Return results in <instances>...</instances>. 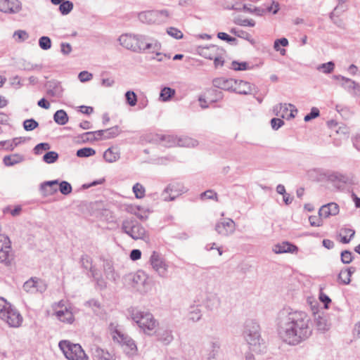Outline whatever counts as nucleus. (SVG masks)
Listing matches in <instances>:
<instances>
[{
  "instance_id": "1",
  "label": "nucleus",
  "mask_w": 360,
  "mask_h": 360,
  "mask_svg": "<svg viewBox=\"0 0 360 360\" xmlns=\"http://www.w3.org/2000/svg\"><path fill=\"white\" fill-rule=\"evenodd\" d=\"M276 326L281 340L292 346L307 341L313 334L311 317L301 310L283 309L278 314Z\"/></svg>"
},
{
  "instance_id": "2",
  "label": "nucleus",
  "mask_w": 360,
  "mask_h": 360,
  "mask_svg": "<svg viewBox=\"0 0 360 360\" xmlns=\"http://www.w3.org/2000/svg\"><path fill=\"white\" fill-rule=\"evenodd\" d=\"M117 41L123 48L137 53L155 52L162 48L158 39L141 33H124Z\"/></svg>"
},
{
  "instance_id": "3",
  "label": "nucleus",
  "mask_w": 360,
  "mask_h": 360,
  "mask_svg": "<svg viewBox=\"0 0 360 360\" xmlns=\"http://www.w3.org/2000/svg\"><path fill=\"white\" fill-rule=\"evenodd\" d=\"M0 319L11 328L21 326L23 318L20 311L4 297H0Z\"/></svg>"
},
{
  "instance_id": "4",
  "label": "nucleus",
  "mask_w": 360,
  "mask_h": 360,
  "mask_svg": "<svg viewBox=\"0 0 360 360\" xmlns=\"http://www.w3.org/2000/svg\"><path fill=\"white\" fill-rule=\"evenodd\" d=\"M129 311L132 320L145 334L148 335L153 334L158 323L151 313L143 311L135 308H131Z\"/></svg>"
},
{
  "instance_id": "5",
  "label": "nucleus",
  "mask_w": 360,
  "mask_h": 360,
  "mask_svg": "<svg viewBox=\"0 0 360 360\" xmlns=\"http://www.w3.org/2000/svg\"><path fill=\"white\" fill-rule=\"evenodd\" d=\"M125 285L140 294H146L150 290L148 275L143 271L130 273L124 278Z\"/></svg>"
},
{
  "instance_id": "6",
  "label": "nucleus",
  "mask_w": 360,
  "mask_h": 360,
  "mask_svg": "<svg viewBox=\"0 0 360 360\" xmlns=\"http://www.w3.org/2000/svg\"><path fill=\"white\" fill-rule=\"evenodd\" d=\"M122 230L134 240H143L146 242L150 240L145 228L134 219H124L122 224Z\"/></svg>"
},
{
  "instance_id": "7",
  "label": "nucleus",
  "mask_w": 360,
  "mask_h": 360,
  "mask_svg": "<svg viewBox=\"0 0 360 360\" xmlns=\"http://www.w3.org/2000/svg\"><path fill=\"white\" fill-rule=\"evenodd\" d=\"M243 336L252 350L257 351L260 345L261 337L259 326L253 320H248L244 325Z\"/></svg>"
},
{
  "instance_id": "8",
  "label": "nucleus",
  "mask_w": 360,
  "mask_h": 360,
  "mask_svg": "<svg viewBox=\"0 0 360 360\" xmlns=\"http://www.w3.org/2000/svg\"><path fill=\"white\" fill-rule=\"evenodd\" d=\"M59 347L68 360H85L86 355L79 344L72 343L68 340L59 342Z\"/></svg>"
},
{
  "instance_id": "9",
  "label": "nucleus",
  "mask_w": 360,
  "mask_h": 360,
  "mask_svg": "<svg viewBox=\"0 0 360 360\" xmlns=\"http://www.w3.org/2000/svg\"><path fill=\"white\" fill-rule=\"evenodd\" d=\"M149 263L153 271L160 278H166L167 277L169 264L160 252L153 251L150 257Z\"/></svg>"
},
{
  "instance_id": "10",
  "label": "nucleus",
  "mask_w": 360,
  "mask_h": 360,
  "mask_svg": "<svg viewBox=\"0 0 360 360\" xmlns=\"http://www.w3.org/2000/svg\"><path fill=\"white\" fill-rule=\"evenodd\" d=\"M15 258L11 242L7 236H0V263L8 266Z\"/></svg>"
},
{
  "instance_id": "11",
  "label": "nucleus",
  "mask_w": 360,
  "mask_h": 360,
  "mask_svg": "<svg viewBox=\"0 0 360 360\" xmlns=\"http://www.w3.org/2000/svg\"><path fill=\"white\" fill-rule=\"evenodd\" d=\"M169 16L166 10L162 11H147L139 14V20L143 23L153 24L160 23L164 19Z\"/></svg>"
},
{
  "instance_id": "12",
  "label": "nucleus",
  "mask_w": 360,
  "mask_h": 360,
  "mask_svg": "<svg viewBox=\"0 0 360 360\" xmlns=\"http://www.w3.org/2000/svg\"><path fill=\"white\" fill-rule=\"evenodd\" d=\"M333 79L335 80H340V86L352 96L360 97L359 83L342 75H334Z\"/></svg>"
},
{
  "instance_id": "13",
  "label": "nucleus",
  "mask_w": 360,
  "mask_h": 360,
  "mask_svg": "<svg viewBox=\"0 0 360 360\" xmlns=\"http://www.w3.org/2000/svg\"><path fill=\"white\" fill-rule=\"evenodd\" d=\"M328 181L334 184L335 186L340 188L344 184H352L353 177L350 175L342 174L338 172H328L323 173Z\"/></svg>"
},
{
  "instance_id": "14",
  "label": "nucleus",
  "mask_w": 360,
  "mask_h": 360,
  "mask_svg": "<svg viewBox=\"0 0 360 360\" xmlns=\"http://www.w3.org/2000/svg\"><path fill=\"white\" fill-rule=\"evenodd\" d=\"M273 111L276 116L290 120L295 117V112H297V110L292 104L280 103L274 107Z\"/></svg>"
},
{
  "instance_id": "15",
  "label": "nucleus",
  "mask_w": 360,
  "mask_h": 360,
  "mask_svg": "<svg viewBox=\"0 0 360 360\" xmlns=\"http://www.w3.org/2000/svg\"><path fill=\"white\" fill-rule=\"evenodd\" d=\"M109 330L112 340L120 345H124L128 340L131 338L126 334L122 329V327L117 323H111L109 326Z\"/></svg>"
},
{
  "instance_id": "16",
  "label": "nucleus",
  "mask_w": 360,
  "mask_h": 360,
  "mask_svg": "<svg viewBox=\"0 0 360 360\" xmlns=\"http://www.w3.org/2000/svg\"><path fill=\"white\" fill-rule=\"evenodd\" d=\"M216 231L221 236H229L236 230V223L230 218L219 221L215 225Z\"/></svg>"
},
{
  "instance_id": "17",
  "label": "nucleus",
  "mask_w": 360,
  "mask_h": 360,
  "mask_svg": "<svg viewBox=\"0 0 360 360\" xmlns=\"http://www.w3.org/2000/svg\"><path fill=\"white\" fill-rule=\"evenodd\" d=\"M314 322L318 331L325 333L331 326L328 316L323 311L314 312Z\"/></svg>"
},
{
  "instance_id": "18",
  "label": "nucleus",
  "mask_w": 360,
  "mask_h": 360,
  "mask_svg": "<svg viewBox=\"0 0 360 360\" xmlns=\"http://www.w3.org/2000/svg\"><path fill=\"white\" fill-rule=\"evenodd\" d=\"M156 339L164 345H169L174 340L172 330L167 326H161L154 330Z\"/></svg>"
},
{
  "instance_id": "19",
  "label": "nucleus",
  "mask_w": 360,
  "mask_h": 360,
  "mask_svg": "<svg viewBox=\"0 0 360 360\" xmlns=\"http://www.w3.org/2000/svg\"><path fill=\"white\" fill-rule=\"evenodd\" d=\"M54 315L58 320L66 324H72L75 321L72 307H65V309L55 308Z\"/></svg>"
},
{
  "instance_id": "20",
  "label": "nucleus",
  "mask_w": 360,
  "mask_h": 360,
  "mask_svg": "<svg viewBox=\"0 0 360 360\" xmlns=\"http://www.w3.org/2000/svg\"><path fill=\"white\" fill-rule=\"evenodd\" d=\"M214 87L229 91H233L234 86L238 84V80L232 78L218 77L213 82Z\"/></svg>"
},
{
  "instance_id": "21",
  "label": "nucleus",
  "mask_w": 360,
  "mask_h": 360,
  "mask_svg": "<svg viewBox=\"0 0 360 360\" xmlns=\"http://www.w3.org/2000/svg\"><path fill=\"white\" fill-rule=\"evenodd\" d=\"M22 8L21 2L18 0H0V11L4 13H15Z\"/></svg>"
},
{
  "instance_id": "22",
  "label": "nucleus",
  "mask_w": 360,
  "mask_h": 360,
  "mask_svg": "<svg viewBox=\"0 0 360 360\" xmlns=\"http://www.w3.org/2000/svg\"><path fill=\"white\" fill-rule=\"evenodd\" d=\"M46 94L48 96L60 98L63 95V87L60 82L56 80L48 81L46 84Z\"/></svg>"
},
{
  "instance_id": "23",
  "label": "nucleus",
  "mask_w": 360,
  "mask_h": 360,
  "mask_svg": "<svg viewBox=\"0 0 360 360\" xmlns=\"http://www.w3.org/2000/svg\"><path fill=\"white\" fill-rule=\"evenodd\" d=\"M339 205L335 202H330L321 207L319 210V215L321 217L328 218L330 216H335L339 213Z\"/></svg>"
},
{
  "instance_id": "24",
  "label": "nucleus",
  "mask_w": 360,
  "mask_h": 360,
  "mask_svg": "<svg viewBox=\"0 0 360 360\" xmlns=\"http://www.w3.org/2000/svg\"><path fill=\"white\" fill-rule=\"evenodd\" d=\"M58 180L44 181L40 184L39 190L44 197L51 195L57 192Z\"/></svg>"
},
{
  "instance_id": "25",
  "label": "nucleus",
  "mask_w": 360,
  "mask_h": 360,
  "mask_svg": "<svg viewBox=\"0 0 360 360\" xmlns=\"http://www.w3.org/2000/svg\"><path fill=\"white\" fill-rule=\"evenodd\" d=\"M220 51L224 52V49L216 45H210L209 46L199 49L200 55L210 60H212V58L214 57V55Z\"/></svg>"
},
{
  "instance_id": "26",
  "label": "nucleus",
  "mask_w": 360,
  "mask_h": 360,
  "mask_svg": "<svg viewBox=\"0 0 360 360\" xmlns=\"http://www.w3.org/2000/svg\"><path fill=\"white\" fill-rule=\"evenodd\" d=\"M273 251L276 254L293 253L297 251V247L288 242H283L274 245Z\"/></svg>"
},
{
  "instance_id": "27",
  "label": "nucleus",
  "mask_w": 360,
  "mask_h": 360,
  "mask_svg": "<svg viewBox=\"0 0 360 360\" xmlns=\"http://www.w3.org/2000/svg\"><path fill=\"white\" fill-rule=\"evenodd\" d=\"M220 298L216 294L207 295L204 300V306L209 311L217 309L220 306Z\"/></svg>"
},
{
  "instance_id": "28",
  "label": "nucleus",
  "mask_w": 360,
  "mask_h": 360,
  "mask_svg": "<svg viewBox=\"0 0 360 360\" xmlns=\"http://www.w3.org/2000/svg\"><path fill=\"white\" fill-rule=\"evenodd\" d=\"M220 347V344L219 342L212 341L209 342L205 347V351L206 352L205 355L209 360L214 359L216 355L219 352V349Z\"/></svg>"
},
{
  "instance_id": "29",
  "label": "nucleus",
  "mask_w": 360,
  "mask_h": 360,
  "mask_svg": "<svg viewBox=\"0 0 360 360\" xmlns=\"http://www.w3.org/2000/svg\"><path fill=\"white\" fill-rule=\"evenodd\" d=\"M233 91L239 94H250L252 92V84L243 80H238V84L234 86Z\"/></svg>"
},
{
  "instance_id": "30",
  "label": "nucleus",
  "mask_w": 360,
  "mask_h": 360,
  "mask_svg": "<svg viewBox=\"0 0 360 360\" xmlns=\"http://www.w3.org/2000/svg\"><path fill=\"white\" fill-rule=\"evenodd\" d=\"M186 188L180 183H172L168 184L165 188V193L167 191H170L173 196H175V199L182 193L186 192Z\"/></svg>"
},
{
  "instance_id": "31",
  "label": "nucleus",
  "mask_w": 360,
  "mask_h": 360,
  "mask_svg": "<svg viewBox=\"0 0 360 360\" xmlns=\"http://www.w3.org/2000/svg\"><path fill=\"white\" fill-rule=\"evenodd\" d=\"M188 320L193 322H197L201 319L202 311L200 305H193L188 309L187 314Z\"/></svg>"
},
{
  "instance_id": "32",
  "label": "nucleus",
  "mask_w": 360,
  "mask_h": 360,
  "mask_svg": "<svg viewBox=\"0 0 360 360\" xmlns=\"http://www.w3.org/2000/svg\"><path fill=\"white\" fill-rule=\"evenodd\" d=\"M103 271L107 279L112 281H115L118 278V275L115 271L112 264L106 262L103 264Z\"/></svg>"
},
{
  "instance_id": "33",
  "label": "nucleus",
  "mask_w": 360,
  "mask_h": 360,
  "mask_svg": "<svg viewBox=\"0 0 360 360\" xmlns=\"http://www.w3.org/2000/svg\"><path fill=\"white\" fill-rule=\"evenodd\" d=\"M175 94V89L167 86L163 87L160 91L159 99L162 102L169 101Z\"/></svg>"
},
{
  "instance_id": "34",
  "label": "nucleus",
  "mask_w": 360,
  "mask_h": 360,
  "mask_svg": "<svg viewBox=\"0 0 360 360\" xmlns=\"http://www.w3.org/2000/svg\"><path fill=\"white\" fill-rule=\"evenodd\" d=\"M355 271L354 267H349L342 270L338 276L339 279L343 284L347 285L351 281L352 274Z\"/></svg>"
},
{
  "instance_id": "35",
  "label": "nucleus",
  "mask_w": 360,
  "mask_h": 360,
  "mask_svg": "<svg viewBox=\"0 0 360 360\" xmlns=\"http://www.w3.org/2000/svg\"><path fill=\"white\" fill-rule=\"evenodd\" d=\"M198 141L188 136H178L177 145L180 147H195L198 145Z\"/></svg>"
},
{
  "instance_id": "36",
  "label": "nucleus",
  "mask_w": 360,
  "mask_h": 360,
  "mask_svg": "<svg viewBox=\"0 0 360 360\" xmlns=\"http://www.w3.org/2000/svg\"><path fill=\"white\" fill-rule=\"evenodd\" d=\"M94 355L97 358V360H115L114 354L110 353L108 351L101 348L96 349Z\"/></svg>"
},
{
  "instance_id": "37",
  "label": "nucleus",
  "mask_w": 360,
  "mask_h": 360,
  "mask_svg": "<svg viewBox=\"0 0 360 360\" xmlns=\"http://www.w3.org/2000/svg\"><path fill=\"white\" fill-rule=\"evenodd\" d=\"M54 121L60 125H64L68 122V116L63 110H57L53 115Z\"/></svg>"
},
{
  "instance_id": "38",
  "label": "nucleus",
  "mask_w": 360,
  "mask_h": 360,
  "mask_svg": "<svg viewBox=\"0 0 360 360\" xmlns=\"http://www.w3.org/2000/svg\"><path fill=\"white\" fill-rule=\"evenodd\" d=\"M129 212L142 221L148 219V210L141 207L140 206L131 207Z\"/></svg>"
},
{
  "instance_id": "39",
  "label": "nucleus",
  "mask_w": 360,
  "mask_h": 360,
  "mask_svg": "<svg viewBox=\"0 0 360 360\" xmlns=\"http://www.w3.org/2000/svg\"><path fill=\"white\" fill-rule=\"evenodd\" d=\"M160 140L165 146L171 147L177 145L178 136L175 135H162Z\"/></svg>"
},
{
  "instance_id": "40",
  "label": "nucleus",
  "mask_w": 360,
  "mask_h": 360,
  "mask_svg": "<svg viewBox=\"0 0 360 360\" xmlns=\"http://www.w3.org/2000/svg\"><path fill=\"white\" fill-rule=\"evenodd\" d=\"M230 32L240 38H243V39L251 42L252 44L254 43V40L252 39V36L245 31H243L241 30H238L236 28H232L230 30Z\"/></svg>"
},
{
  "instance_id": "41",
  "label": "nucleus",
  "mask_w": 360,
  "mask_h": 360,
  "mask_svg": "<svg viewBox=\"0 0 360 360\" xmlns=\"http://www.w3.org/2000/svg\"><path fill=\"white\" fill-rule=\"evenodd\" d=\"M82 264L86 269H89L92 276L96 278V270L91 265V259L87 255H83L81 258Z\"/></svg>"
},
{
  "instance_id": "42",
  "label": "nucleus",
  "mask_w": 360,
  "mask_h": 360,
  "mask_svg": "<svg viewBox=\"0 0 360 360\" xmlns=\"http://www.w3.org/2000/svg\"><path fill=\"white\" fill-rule=\"evenodd\" d=\"M96 154L94 149L91 148H82L76 151V155L78 158H89Z\"/></svg>"
},
{
  "instance_id": "43",
  "label": "nucleus",
  "mask_w": 360,
  "mask_h": 360,
  "mask_svg": "<svg viewBox=\"0 0 360 360\" xmlns=\"http://www.w3.org/2000/svg\"><path fill=\"white\" fill-rule=\"evenodd\" d=\"M104 139H112L117 136L120 133V129L117 126L103 129Z\"/></svg>"
},
{
  "instance_id": "44",
  "label": "nucleus",
  "mask_w": 360,
  "mask_h": 360,
  "mask_svg": "<svg viewBox=\"0 0 360 360\" xmlns=\"http://www.w3.org/2000/svg\"><path fill=\"white\" fill-rule=\"evenodd\" d=\"M120 151L118 147L112 146L108 148L104 153L103 158H120Z\"/></svg>"
},
{
  "instance_id": "45",
  "label": "nucleus",
  "mask_w": 360,
  "mask_h": 360,
  "mask_svg": "<svg viewBox=\"0 0 360 360\" xmlns=\"http://www.w3.org/2000/svg\"><path fill=\"white\" fill-rule=\"evenodd\" d=\"M51 146L48 143H41L37 144L33 149L34 155H41L44 152L49 150Z\"/></svg>"
},
{
  "instance_id": "46",
  "label": "nucleus",
  "mask_w": 360,
  "mask_h": 360,
  "mask_svg": "<svg viewBox=\"0 0 360 360\" xmlns=\"http://www.w3.org/2000/svg\"><path fill=\"white\" fill-rule=\"evenodd\" d=\"M132 190L136 198L141 199L145 196L146 190L142 184L139 183L135 184L133 186Z\"/></svg>"
},
{
  "instance_id": "47",
  "label": "nucleus",
  "mask_w": 360,
  "mask_h": 360,
  "mask_svg": "<svg viewBox=\"0 0 360 360\" xmlns=\"http://www.w3.org/2000/svg\"><path fill=\"white\" fill-rule=\"evenodd\" d=\"M125 99L127 103L130 106H135L137 103V96L133 91H127L125 93Z\"/></svg>"
},
{
  "instance_id": "48",
  "label": "nucleus",
  "mask_w": 360,
  "mask_h": 360,
  "mask_svg": "<svg viewBox=\"0 0 360 360\" xmlns=\"http://www.w3.org/2000/svg\"><path fill=\"white\" fill-rule=\"evenodd\" d=\"M23 289L27 292L35 293L36 292V279L32 278L27 281L23 285Z\"/></svg>"
},
{
  "instance_id": "49",
  "label": "nucleus",
  "mask_w": 360,
  "mask_h": 360,
  "mask_svg": "<svg viewBox=\"0 0 360 360\" xmlns=\"http://www.w3.org/2000/svg\"><path fill=\"white\" fill-rule=\"evenodd\" d=\"M86 306H88L92 309L94 314L98 315L101 313V306L99 302L96 300H91L86 302Z\"/></svg>"
},
{
  "instance_id": "50",
  "label": "nucleus",
  "mask_w": 360,
  "mask_h": 360,
  "mask_svg": "<svg viewBox=\"0 0 360 360\" xmlns=\"http://www.w3.org/2000/svg\"><path fill=\"white\" fill-rule=\"evenodd\" d=\"M335 68V64L333 62L330 61L326 63H323L318 66L317 70L322 71L323 73L329 74L331 73Z\"/></svg>"
},
{
  "instance_id": "51",
  "label": "nucleus",
  "mask_w": 360,
  "mask_h": 360,
  "mask_svg": "<svg viewBox=\"0 0 360 360\" xmlns=\"http://www.w3.org/2000/svg\"><path fill=\"white\" fill-rule=\"evenodd\" d=\"M73 8V4L70 1H64L59 6V11L63 15L68 14Z\"/></svg>"
},
{
  "instance_id": "52",
  "label": "nucleus",
  "mask_w": 360,
  "mask_h": 360,
  "mask_svg": "<svg viewBox=\"0 0 360 360\" xmlns=\"http://www.w3.org/2000/svg\"><path fill=\"white\" fill-rule=\"evenodd\" d=\"M39 46L43 50H49L51 47V40L49 37L43 36L39 39Z\"/></svg>"
},
{
  "instance_id": "53",
  "label": "nucleus",
  "mask_w": 360,
  "mask_h": 360,
  "mask_svg": "<svg viewBox=\"0 0 360 360\" xmlns=\"http://www.w3.org/2000/svg\"><path fill=\"white\" fill-rule=\"evenodd\" d=\"M58 184H59V190L62 194L66 195L70 194L72 192V186L68 181H63L60 184L58 183Z\"/></svg>"
},
{
  "instance_id": "54",
  "label": "nucleus",
  "mask_w": 360,
  "mask_h": 360,
  "mask_svg": "<svg viewBox=\"0 0 360 360\" xmlns=\"http://www.w3.org/2000/svg\"><path fill=\"white\" fill-rule=\"evenodd\" d=\"M233 22L238 25L240 26H249L254 27L255 25V22L252 19H241L240 18H236L233 20Z\"/></svg>"
},
{
  "instance_id": "55",
  "label": "nucleus",
  "mask_w": 360,
  "mask_h": 360,
  "mask_svg": "<svg viewBox=\"0 0 360 360\" xmlns=\"http://www.w3.org/2000/svg\"><path fill=\"white\" fill-rule=\"evenodd\" d=\"M13 37H15L17 41L22 42L29 38V34L25 30H18L13 33Z\"/></svg>"
},
{
  "instance_id": "56",
  "label": "nucleus",
  "mask_w": 360,
  "mask_h": 360,
  "mask_svg": "<svg viewBox=\"0 0 360 360\" xmlns=\"http://www.w3.org/2000/svg\"><path fill=\"white\" fill-rule=\"evenodd\" d=\"M38 125V122L34 119L26 120L23 122V127L26 131H32L36 129Z\"/></svg>"
},
{
  "instance_id": "57",
  "label": "nucleus",
  "mask_w": 360,
  "mask_h": 360,
  "mask_svg": "<svg viewBox=\"0 0 360 360\" xmlns=\"http://www.w3.org/2000/svg\"><path fill=\"white\" fill-rule=\"evenodd\" d=\"M341 261L343 264H349L353 260L352 252L349 250H344L341 252Z\"/></svg>"
},
{
  "instance_id": "58",
  "label": "nucleus",
  "mask_w": 360,
  "mask_h": 360,
  "mask_svg": "<svg viewBox=\"0 0 360 360\" xmlns=\"http://www.w3.org/2000/svg\"><path fill=\"white\" fill-rule=\"evenodd\" d=\"M167 34L176 39H180L183 37V33L177 28L171 27L167 30Z\"/></svg>"
},
{
  "instance_id": "59",
  "label": "nucleus",
  "mask_w": 360,
  "mask_h": 360,
  "mask_svg": "<svg viewBox=\"0 0 360 360\" xmlns=\"http://www.w3.org/2000/svg\"><path fill=\"white\" fill-rule=\"evenodd\" d=\"M122 347H124L126 352L131 354H134L137 350L135 342L132 339L131 340H128V342Z\"/></svg>"
},
{
  "instance_id": "60",
  "label": "nucleus",
  "mask_w": 360,
  "mask_h": 360,
  "mask_svg": "<svg viewBox=\"0 0 360 360\" xmlns=\"http://www.w3.org/2000/svg\"><path fill=\"white\" fill-rule=\"evenodd\" d=\"M319 114H320L319 110L317 108L313 107L311 109V112L304 116V120L305 122H309V121L311 120L312 119H314V118L319 117Z\"/></svg>"
},
{
  "instance_id": "61",
  "label": "nucleus",
  "mask_w": 360,
  "mask_h": 360,
  "mask_svg": "<svg viewBox=\"0 0 360 360\" xmlns=\"http://www.w3.org/2000/svg\"><path fill=\"white\" fill-rule=\"evenodd\" d=\"M231 68L234 70H245L248 68V64L246 62H237V61H233L231 63Z\"/></svg>"
},
{
  "instance_id": "62",
  "label": "nucleus",
  "mask_w": 360,
  "mask_h": 360,
  "mask_svg": "<svg viewBox=\"0 0 360 360\" xmlns=\"http://www.w3.org/2000/svg\"><path fill=\"white\" fill-rule=\"evenodd\" d=\"M322 217H321L319 215L317 216H310L309 217V221L310 223V225L311 226L319 227L322 226L323 221L321 219Z\"/></svg>"
},
{
  "instance_id": "63",
  "label": "nucleus",
  "mask_w": 360,
  "mask_h": 360,
  "mask_svg": "<svg viewBox=\"0 0 360 360\" xmlns=\"http://www.w3.org/2000/svg\"><path fill=\"white\" fill-rule=\"evenodd\" d=\"M224 53V52H218L216 55H214V57L212 58L214 60V63L215 67L218 66H223L224 65V59H223V55Z\"/></svg>"
},
{
  "instance_id": "64",
  "label": "nucleus",
  "mask_w": 360,
  "mask_h": 360,
  "mask_svg": "<svg viewBox=\"0 0 360 360\" xmlns=\"http://www.w3.org/2000/svg\"><path fill=\"white\" fill-rule=\"evenodd\" d=\"M202 199H215L217 200V194L212 190H208L200 195Z\"/></svg>"
}]
</instances>
